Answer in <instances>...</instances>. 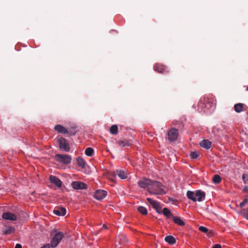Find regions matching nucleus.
<instances>
[{
  "label": "nucleus",
  "mask_w": 248,
  "mask_h": 248,
  "mask_svg": "<svg viewBox=\"0 0 248 248\" xmlns=\"http://www.w3.org/2000/svg\"><path fill=\"white\" fill-rule=\"evenodd\" d=\"M216 105V99L212 96H204L198 103V109L200 112L205 110L204 108L207 109L214 108Z\"/></svg>",
  "instance_id": "f257e3e1"
},
{
  "label": "nucleus",
  "mask_w": 248,
  "mask_h": 248,
  "mask_svg": "<svg viewBox=\"0 0 248 248\" xmlns=\"http://www.w3.org/2000/svg\"><path fill=\"white\" fill-rule=\"evenodd\" d=\"M147 190L150 194L154 195H164L166 193L165 186L160 182L156 181H153Z\"/></svg>",
  "instance_id": "f03ea898"
},
{
  "label": "nucleus",
  "mask_w": 248,
  "mask_h": 248,
  "mask_svg": "<svg viewBox=\"0 0 248 248\" xmlns=\"http://www.w3.org/2000/svg\"><path fill=\"white\" fill-rule=\"evenodd\" d=\"M187 198L193 202H201L205 196L204 192L201 190H197L195 192L188 190L186 193Z\"/></svg>",
  "instance_id": "7ed1b4c3"
},
{
  "label": "nucleus",
  "mask_w": 248,
  "mask_h": 248,
  "mask_svg": "<svg viewBox=\"0 0 248 248\" xmlns=\"http://www.w3.org/2000/svg\"><path fill=\"white\" fill-rule=\"evenodd\" d=\"M116 175L121 179H124L127 177V173L124 170H116L110 174L109 179L111 181L114 182V178Z\"/></svg>",
  "instance_id": "20e7f679"
},
{
  "label": "nucleus",
  "mask_w": 248,
  "mask_h": 248,
  "mask_svg": "<svg viewBox=\"0 0 248 248\" xmlns=\"http://www.w3.org/2000/svg\"><path fill=\"white\" fill-rule=\"evenodd\" d=\"M55 159L57 162L67 165L71 163V157L67 155L56 154Z\"/></svg>",
  "instance_id": "39448f33"
},
{
  "label": "nucleus",
  "mask_w": 248,
  "mask_h": 248,
  "mask_svg": "<svg viewBox=\"0 0 248 248\" xmlns=\"http://www.w3.org/2000/svg\"><path fill=\"white\" fill-rule=\"evenodd\" d=\"M63 237V233L62 232H57L51 241V246L53 248L56 247L60 243Z\"/></svg>",
  "instance_id": "423d86ee"
},
{
  "label": "nucleus",
  "mask_w": 248,
  "mask_h": 248,
  "mask_svg": "<svg viewBox=\"0 0 248 248\" xmlns=\"http://www.w3.org/2000/svg\"><path fill=\"white\" fill-rule=\"evenodd\" d=\"M178 136V130L176 128H172L168 132V140L170 142L176 140Z\"/></svg>",
  "instance_id": "0eeeda50"
},
{
  "label": "nucleus",
  "mask_w": 248,
  "mask_h": 248,
  "mask_svg": "<svg viewBox=\"0 0 248 248\" xmlns=\"http://www.w3.org/2000/svg\"><path fill=\"white\" fill-rule=\"evenodd\" d=\"M154 69L155 71L163 74H166L169 72V70L167 66L160 63L155 64Z\"/></svg>",
  "instance_id": "6e6552de"
},
{
  "label": "nucleus",
  "mask_w": 248,
  "mask_h": 248,
  "mask_svg": "<svg viewBox=\"0 0 248 248\" xmlns=\"http://www.w3.org/2000/svg\"><path fill=\"white\" fill-rule=\"evenodd\" d=\"M59 147L61 150H63L66 152L70 151V147L66 140L63 138H60L58 139Z\"/></svg>",
  "instance_id": "1a4fd4ad"
},
{
  "label": "nucleus",
  "mask_w": 248,
  "mask_h": 248,
  "mask_svg": "<svg viewBox=\"0 0 248 248\" xmlns=\"http://www.w3.org/2000/svg\"><path fill=\"white\" fill-rule=\"evenodd\" d=\"M152 182L153 181L150 179L144 178L138 182V185L141 188H145L147 187L148 188Z\"/></svg>",
  "instance_id": "9d476101"
},
{
  "label": "nucleus",
  "mask_w": 248,
  "mask_h": 248,
  "mask_svg": "<svg viewBox=\"0 0 248 248\" xmlns=\"http://www.w3.org/2000/svg\"><path fill=\"white\" fill-rule=\"evenodd\" d=\"M107 195V192L104 190H97L94 194V198L98 200H101L105 198Z\"/></svg>",
  "instance_id": "9b49d317"
},
{
  "label": "nucleus",
  "mask_w": 248,
  "mask_h": 248,
  "mask_svg": "<svg viewBox=\"0 0 248 248\" xmlns=\"http://www.w3.org/2000/svg\"><path fill=\"white\" fill-rule=\"evenodd\" d=\"M71 186L75 189H84L87 188V185L82 182L75 181L72 183Z\"/></svg>",
  "instance_id": "f8f14e48"
},
{
  "label": "nucleus",
  "mask_w": 248,
  "mask_h": 248,
  "mask_svg": "<svg viewBox=\"0 0 248 248\" xmlns=\"http://www.w3.org/2000/svg\"><path fill=\"white\" fill-rule=\"evenodd\" d=\"M2 217L4 219L9 220L12 221H15L17 220L16 216L14 214L10 212L4 213L2 215Z\"/></svg>",
  "instance_id": "ddd939ff"
},
{
  "label": "nucleus",
  "mask_w": 248,
  "mask_h": 248,
  "mask_svg": "<svg viewBox=\"0 0 248 248\" xmlns=\"http://www.w3.org/2000/svg\"><path fill=\"white\" fill-rule=\"evenodd\" d=\"M49 180L51 183L56 186L58 187H61L62 186V182L60 179L57 177L53 175L49 176Z\"/></svg>",
  "instance_id": "4468645a"
},
{
  "label": "nucleus",
  "mask_w": 248,
  "mask_h": 248,
  "mask_svg": "<svg viewBox=\"0 0 248 248\" xmlns=\"http://www.w3.org/2000/svg\"><path fill=\"white\" fill-rule=\"evenodd\" d=\"M54 129L59 133L64 134L69 133L68 130L64 126L60 124H57L55 125L54 127Z\"/></svg>",
  "instance_id": "2eb2a0df"
},
{
  "label": "nucleus",
  "mask_w": 248,
  "mask_h": 248,
  "mask_svg": "<svg viewBox=\"0 0 248 248\" xmlns=\"http://www.w3.org/2000/svg\"><path fill=\"white\" fill-rule=\"evenodd\" d=\"M66 210L64 207L55 208L53 213L58 216H64L66 214Z\"/></svg>",
  "instance_id": "dca6fc26"
},
{
  "label": "nucleus",
  "mask_w": 248,
  "mask_h": 248,
  "mask_svg": "<svg viewBox=\"0 0 248 248\" xmlns=\"http://www.w3.org/2000/svg\"><path fill=\"white\" fill-rule=\"evenodd\" d=\"M200 145L206 149H209L212 146V143L208 140H203L200 143Z\"/></svg>",
  "instance_id": "f3484780"
},
{
  "label": "nucleus",
  "mask_w": 248,
  "mask_h": 248,
  "mask_svg": "<svg viewBox=\"0 0 248 248\" xmlns=\"http://www.w3.org/2000/svg\"><path fill=\"white\" fill-rule=\"evenodd\" d=\"M15 231V228L13 227L8 226L6 228L2 230V234L4 235H8L13 233Z\"/></svg>",
  "instance_id": "a211bd4d"
},
{
  "label": "nucleus",
  "mask_w": 248,
  "mask_h": 248,
  "mask_svg": "<svg viewBox=\"0 0 248 248\" xmlns=\"http://www.w3.org/2000/svg\"><path fill=\"white\" fill-rule=\"evenodd\" d=\"M117 143L121 147L129 146L132 144L131 141L128 140H119L117 141Z\"/></svg>",
  "instance_id": "6ab92c4d"
},
{
  "label": "nucleus",
  "mask_w": 248,
  "mask_h": 248,
  "mask_svg": "<svg viewBox=\"0 0 248 248\" xmlns=\"http://www.w3.org/2000/svg\"><path fill=\"white\" fill-rule=\"evenodd\" d=\"M244 104L242 103H237L234 105V110L237 113H240L243 111Z\"/></svg>",
  "instance_id": "aec40b11"
},
{
  "label": "nucleus",
  "mask_w": 248,
  "mask_h": 248,
  "mask_svg": "<svg viewBox=\"0 0 248 248\" xmlns=\"http://www.w3.org/2000/svg\"><path fill=\"white\" fill-rule=\"evenodd\" d=\"M165 240L166 242L170 245H173L176 243V240L175 238L171 235H168L165 237Z\"/></svg>",
  "instance_id": "412c9836"
},
{
  "label": "nucleus",
  "mask_w": 248,
  "mask_h": 248,
  "mask_svg": "<svg viewBox=\"0 0 248 248\" xmlns=\"http://www.w3.org/2000/svg\"><path fill=\"white\" fill-rule=\"evenodd\" d=\"M172 219L175 223L179 226H182L185 225V222L179 217L172 216Z\"/></svg>",
  "instance_id": "4be33fe9"
},
{
  "label": "nucleus",
  "mask_w": 248,
  "mask_h": 248,
  "mask_svg": "<svg viewBox=\"0 0 248 248\" xmlns=\"http://www.w3.org/2000/svg\"><path fill=\"white\" fill-rule=\"evenodd\" d=\"M77 162L79 167H81V168H84L85 167V162L81 157H77Z\"/></svg>",
  "instance_id": "5701e85b"
},
{
  "label": "nucleus",
  "mask_w": 248,
  "mask_h": 248,
  "mask_svg": "<svg viewBox=\"0 0 248 248\" xmlns=\"http://www.w3.org/2000/svg\"><path fill=\"white\" fill-rule=\"evenodd\" d=\"M162 213L166 217L169 218L171 217L172 218V214L167 208H164L162 210Z\"/></svg>",
  "instance_id": "b1692460"
},
{
  "label": "nucleus",
  "mask_w": 248,
  "mask_h": 248,
  "mask_svg": "<svg viewBox=\"0 0 248 248\" xmlns=\"http://www.w3.org/2000/svg\"><path fill=\"white\" fill-rule=\"evenodd\" d=\"M94 153V150L91 147H88L85 151V154L88 156H92Z\"/></svg>",
  "instance_id": "393cba45"
},
{
  "label": "nucleus",
  "mask_w": 248,
  "mask_h": 248,
  "mask_svg": "<svg viewBox=\"0 0 248 248\" xmlns=\"http://www.w3.org/2000/svg\"><path fill=\"white\" fill-rule=\"evenodd\" d=\"M147 201L153 206L154 208H155V207H156L157 205L159 204L157 202L154 201L150 198H147Z\"/></svg>",
  "instance_id": "a878e982"
},
{
  "label": "nucleus",
  "mask_w": 248,
  "mask_h": 248,
  "mask_svg": "<svg viewBox=\"0 0 248 248\" xmlns=\"http://www.w3.org/2000/svg\"><path fill=\"white\" fill-rule=\"evenodd\" d=\"M118 130V128L117 125L114 124L110 127V132L113 135H115L117 134Z\"/></svg>",
  "instance_id": "bb28decb"
},
{
  "label": "nucleus",
  "mask_w": 248,
  "mask_h": 248,
  "mask_svg": "<svg viewBox=\"0 0 248 248\" xmlns=\"http://www.w3.org/2000/svg\"><path fill=\"white\" fill-rule=\"evenodd\" d=\"M138 211L139 212H140V214H142L143 215H146L147 214V210L146 208L143 206H139L138 208Z\"/></svg>",
  "instance_id": "cd10ccee"
},
{
  "label": "nucleus",
  "mask_w": 248,
  "mask_h": 248,
  "mask_svg": "<svg viewBox=\"0 0 248 248\" xmlns=\"http://www.w3.org/2000/svg\"><path fill=\"white\" fill-rule=\"evenodd\" d=\"M212 180L214 183L219 184L221 181V178L219 175L217 174L213 176Z\"/></svg>",
  "instance_id": "c85d7f7f"
},
{
  "label": "nucleus",
  "mask_w": 248,
  "mask_h": 248,
  "mask_svg": "<svg viewBox=\"0 0 248 248\" xmlns=\"http://www.w3.org/2000/svg\"><path fill=\"white\" fill-rule=\"evenodd\" d=\"M199 155V154L197 152H191L190 154V157L194 159H197Z\"/></svg>",
  "instance_id": "c756f323"
},
{
  "label": "nucleus",
  "mask_w": 248,
  "mask_h": 248,
  "mask_svg": "<svg viewBox=\"0 0 248 248\" xmlns=\"http://www.w3.org/2000/svg\"><path fill=\"white\" fill-rule=\"evenodd\" d=\"M241 214L244 217L248 220V208L246 209H243L242 210Z\"/></svg>",
  "instance_id": "7c9ffc66"
},
{
  "label": "nucleus",
  "mask_w": 248,
  "mask_h": 248,
  "mask_svg": "<svg viewBox=\"0 0 248 248\" xmlns=\"http://www.w3.org/2000/svg\"><path fill=\"white\" fill-rule=\"evenodd\" d=\"M242 180L245 184L248 183V174L244 173L242 175Z\"/></svg>",
  "instance_id": "2f4dec72"
},
{
  "label": "nucleus",
  "mask_w": 248,
  "mask_h": 248,
  "mask_svg": "<svg viewBox=\"0 0 248 248\" xmlns=\"http://www.w3.org/2000/svg\"><path fill=\"white\" fill-rule=\"evenodd\" d=\"M199 230L203 232H204V233H207L208 232V228L205 227H203V226H200L199 227Z\"/></svg>",
  "instance_id": "473e14b6"
},
{
  "label": "nucleus",
  "mask_w": 248,
  "mask_h": 248,
  "mask_svg": "<svg viewBox=\"0 0 248 248\" xmlns=\"http://www.w3.org/2000/svg\"><path fill=\"white\" fill-rule=\"evenodd\" d=\"M154 209H155L156 212H157L158 214H161L162 213V212H161V207L160 206V204H158L156 207H155Z\"/></svg>",
  "instance_id": "72a5a7b5"
},
{
  "label": "nucleus",
  "mask_w": 248,
  "mask_h": 248,
  "mask_svg": "<svg viewBox=\"0 0 248 248\" xmlns=\"http://www.w3.org/2000/svg\"><path fill=\"white\" fill-rule=\"evenodd\" d=\"M248 202V199H245L242 202H241L240 203V206L241 207H243V206H244L246 203Z\"/></svg>",
  "instance_id": "f704fd0d"
},
{
  "label": "nucleus",
  "mask_w": 248,
  "mask_h": 248,
  "mask_svg": "<svg viewBox=\"0 0 248 248\" xmlns=\"http://www.w3.org/2000/svg\"><path fill=\"white\" fill-rule=\"evenodd\" d=\"M212 248H221V246L220 244H215Z\"/></svg>",
  "instance_id": "c9c22d12"
},
{
  "label": "nucleus",
  "mask_w": 248,
  "mask_h": 248,
  "mask_svg": "<svg viewBox=\"0 0 248 248\" xmlns=\"http://www.w3.org/2000/svg\"><path fill=\"white\" fill-rule=\"evenodd\" d=\"M243 191L244 192H246L248 191V186H245L243 189Z\"/></svg>",
  "instance_id": "e433bc0d"
},
{
  "label": "nucleus",
  "mask_w": 248,
  "mask_h": 248,
  "mask_svg": "<svg viewBox=\"0 0 248 248\" xmlns=\"http://www.w3.org/2000/svg\"><path fill=\"white\" fill-rule=\"evenodd\" d=\"M15 248H22V246L20 244H16Z\"/></svg>",
  "instance_id": "4c0bfd02"
},
{
  "label": "nucleus",
  "mask_w": 248,
  "mask_h": 248,
  "mask_svg": "<svg viewBox=\"0 0 248 248\" xmlns=\"http://www.w3.org/2000/svg\"><path fill=\"white\" fill-rule=\"evenodd\" d=\"M103 227H105L106 229L108 228L106 226V225L105 224L103 225Z\"/></svg>",
  "instance_id": "58836bf2"
},
{
  "label": "nucleus",
  "mask_w": 248,
  "mask_h": 248,
  "mask_svg": "<svg viewBox=\"0 0 248 248\" xmlns=\"http://www.w3.org/2000/svg\"><path fill=\"white\" fill-rule=\"evenodd\" d=\"M247 91H248V87H247Z\"/></svg>",
  "instance_id": "ea45409f"
}]
</instances>
